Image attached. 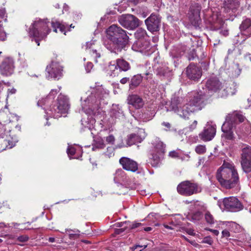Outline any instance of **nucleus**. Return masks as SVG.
Instances as JSON below:
<instances>
[{"mask_svg": "<svg viewBox=\"0 0 251 251\" xmlns=\"http://www.w3.org/2000/svg\"><path fill=\"white\" fill-rule=\"evenodd\" d=\"M197 125V121H194L193 124L191 125L190 128L192 129H194Z\"/></svg>", "mask_w": 251, "mask_h": 251, "instance_id": "774afa93", "label": "nucleus"}, {"mask_svg": "<svg viewBox=\"0 0 251 251\" xmlns=\"http://www.w3.org/2000/svg\"><path fill=\"white\" fill-rule=\"evenodd\" d=\"M169 155L172 158H176L179 157L178 153L175 151H170Z\"/></svg>", "mask_w": 251, "mask_h": 251, "instance_id": "603ef678", "label": "nucleus"}, {"mask_svg": "<svg viewBox=\"0 0 251 251\" xmlns=\"http://www.w3.org/2000/svg\"><path fill=\"white\" fill-rule=\"evenodd\" d=\"M89 93L87 99L82 102L83 108L86 113H94L98 119H100L101 129L107 130L119 121L125 119L123 111L119 105L113 104L109 115H106L100 108L102 100L108 96L109 93L102 85L91 88Z\"/></svg>", "mask_w": 251, "mask_h": 251, "instance_id": "f257e3e1", "label": "nucleus"}, {"mask_svg": "<svg viewBox=\"0 0 251 251\" xmlns=\"http://www.w3.org/2000/svg\"><path fill=\"white\" fill-rule=\"evenodd\" d=\"M70 158L79 159L82 154V150L79 145L69 146L67 151Z\"/></svg>", "mask_w": 251, "mask_h": 251, "instance_id": "b1692460", "label": "nucleus"}, {"mask_svg": "<svg viewBox=\"0 0 251 251\" xmlns=\"http://www.w3.org/2000/svg\"><path fill=\"white\" fill-rule=\"evenodd\" d=\"M241 165L244 171L247 172L251 170V147L247 145L241 146Z\"/></svg>", "mask_w": 251, "mask_h": 251, "instance_id": "f8f14e48", "label": "nucleus"}, {"mask_svg": "<svg viewBox=\"0 0 251 251\" xmlns=\"http://www.w3.org/2000/svg\"><path fill=\"white\" fill-rule=\"evenodd\" d=\"M154 148L157 151V153L160 155H162L164 153L165 150V145L159 139H156L154 143H153Z\"/></svg>", "mask_w": 251, "mask_h": 251, "instance_id": "7c9ffc66", "label": "nucleus"}, {"mask_svg": "<svg viewBox=\"0 0 251 251\" xmlns=\"http://www.w3.org/2000/svg\"><path fill=\"white\" fill-rule=\"evenodd\" d=\"M205 218V220H213V216L208 211H204L203 212H197L192 217V220H201Z\"/></svg>", "mask_w": 251, "mask_h": 251, "instance_id": "c85d7f7f", "label": "nucleus"}, {"mask_svg": "<svg viewBox=\"0 0 251 251\" xmlns=\"http://www.w3.org/2000/svg\"><path fill=\"white\" fill-rule=\"evenodd\" d=\"M161 19L158 15L151 14L149 17L145 20V24L147 29L151 32H156L159 30Z\"/></svg>", "mask_w": 251, "mask_h": 251, "instance_id": "2eb2a0df", "label": "nucleus"}, {"mask_svg": "<svg viewBox=\"0 0 251 251\" xmlns=\"http://www.w3.org/2000/svg\"><path fill=\"white\" fill-rule=\"evenodd\" d=\"M162 125L166 126V127H167L168 128H170L171 127V125L170 124V123H168V122H163L162 123Z\"/></svg>", "mask_w": 251, "mask_h": 251, "instance_id": "338daca9", "label": "nucleus"}, {"mask_svg": "<svg viewBox=\"0 0 251 251\" xmlns=\"http://www.w3.org/2000/svg\"><path fill=\"white\" fill-rule=\"evenodd\" d=\"M226 223V226L229 227V229L234 232H239L242 230L241 226L235 222L230 221Z\"/></svg>", "mask_w": 251, "mask_h": 251, "instance_id": "2f4dec72", "label": "nucleus"}, {"mask_svg": "<svg viewBox=\"0 0 251 251\" xmlns=\"http://www.w3.org/2000/svg\"><path fill=\"white\" fill-rule=\"evenodd\" d=\"M16 92V90L15 88H12L11 89H8V95L9 94H15Z\"/></svg>", "mask_w": 251, "mask_h": 251, "instance_id": "69168bd1", "label": "nucleus"}, {"mask_svg": "<svg viewBox=\"0 0 251 251\" xmlns=\"http://www.w3.org/2000/svg\"><path fill=\"white\" fill-rule=\"evenodd\" d=\"M205 87L209 93L212 94L220 90L222 87V83L216 77H212L208 79L205 84Z\"/></svg>", "mask_w": 251, "mask_h": 251, "instance_id": "6ab92c4d", "label": "nucleus"}, {"mask_svg": "<svg viewBox=\"0 0 251 251\" xmlns=\"http://www.w3.org/2000/svg\"><path fill=\"white\" fill-rule=\"evenodd\" d=\"M186 74L189 78L194 80H198L201 75V71L195 65L190 64L187 68Z\"/></svg>", "mask_w": 251, "mask_h": 251, "instance_id": "aec40b11", "label": "nucleus"}, {"mask_svg": "<svg viewBox=\"0 0 251 251\" xmlns=\"http://www.w3.org/2000/svg\"><path fill=\"white\" fill-rule=\"evenodd\" d=\"M244 117L238 113L229 114L226 119L225 122L223 124L222 130L223 132L222 137L227 140H232L234 138L233 133V125L238 123L243 122Z\"/></svg>", "mask_w": 251, "mask_h": 251, "instance_id": "0eeeda50", "label": "nucleus"}, {"mask_svg": "<svg viewBox=\"0 0 251 251\" xmlns=\"http://www.w3.org/2000/svg\"><path fill=\"white\" fill-rule=\"evenodd\" d=\"M129 80V78L124 77L121 79L120 82L123 84H125Z\"/></svg>", "mask_w": 251, "mask_h": 251, "instance_id": "4d7b16f0", "label": "nucleus"}, {"mask_svg": "<svg viewBox=\"0 0 251 251\" xmlns=\"http://www.w3.org/2000/svg\"><path fill=\"white\" fill-rule=\"evenodd\" d=\"M17 141H15L14 143H13L12 142L8 141V145L6 147L8 149H11L13 147L15 146V144Z\"/></svg>", "mask_w": 251, "mask_h": 251, "instance_id": "bf43d9fd", "label": "nucleus"}, {"mask_svg": "<svg viewBox=\"0 0 251 251\" xmlns=\"http://www.w3.org/2000/svg\"><path fill=\"white\" fill-rule=\"evenodd\" d=\"M94 41H91L86 43V49L91 54L93 57L95 59L96 62H98V58L100 57V54L96 50L92 49V46L94 45Z\"/></svg>", "mask_w": 251, "mask_h": 251, "instance_id": "bb28decb", "label": "nucleus"}, {"mask_svg": "<svg viewBox=\"0 0 251 251\" xmlns=\"http://www.w3.org/2000/svg\"><path fill=\"white\" fill-rule=\"evenodd\" d=\"M147 217L148 219L152 220H153V219H157L160 218V216L159 214L153 212L150 213Z\"/></svg>", "mask_w": 251, "mask_h": 251, "instance_id": "de8ad7c7", "label": "nucleus"}, {"mask_svg": "<svg viewBox=\"0 0 251 251\" xmlns=\"http://www.w3.org/2000/svg\"><path fill=\"white\" fill-rule=\"evenodd\" d=\"M6 39V34L2 26L0 25V41H3Z\"/></svg>", "mask_w": 251, "mask_h": 251, "instance_id": "37998d69", "label": "nucleus"}, {"mask_svg": "<svg viewBox=\"0 0 251 251\" xmlns=\"http://www.w3.org/2000/svg\"><path fill=\"white\" fill-rule=\"evenodd\" d=\"M201 6L199 4H195L190 7L189 12V17L191 22L198 21L200 17Z\"/></svg>", "mask_w": 251, "mask_h": 251, "instance_id": "5701e85b", "label": "nucleus"}, {"mask_svg": "<svg viewBox=\"0 0 251 251\" xmlns=\"http://www.w3.org/2000/svg\"><path fill=\"white\" fill-rule=\"evenodd\" d=\"M222 237L228 238L230 236V233L228 230L225 229L222 232Z\"/></svg>", "mask_w": 251, "mask_h": 251, "instance_id": "864d4df0", "label": "nucleus"}, {"mask_svg": "<svg viewBox=\"0 0 251 251\" xmlns=\"http://www.w3.org/2000/svg\"><path fill=\"white\" fill-rule=\"evenodd\" d=\"M216 132V125L207 123L203 130L199 134V137L204 141H209L214 137Z\"/></svg>", "mask_w": 251, "mask_h": 251, "instance_id": "dca6fc26", "label": "nucleus"}, {"mask_svg": "<svg viewBox=\"0 0 251 251\" xmlns=\"http://www.w3.org/2000/svg\"><path fill=\"white\" fill-rule=\"evenodd\" d=\"M133 50L148 55L152 52L150 42L147 39L137 40L132 46Z\"/></svg>", "mask_w": 251, "mask_h": 251, "instance_id": "4468645a", "label": "nucleus"}, {"mask_svg": "<svg viewBox=\"0 0 251 251\" xmlns=\"http://www.w3.org/2000/svg\"><path fill=\"white\" fill-rule=\"evenodd\" d=\"M128 103L136 109H140L144 105L142 99L137 95H131L128 97Z\"/></svg>", "mask_w": 251, "mask_h": 251, "instance_id": "393cba45", "label": "nucleus"}, {"mask_svg": "<svg viewBox=\"0 0 251 251\" xmlns=\"http://www.w3.org/2000/svg\"><path fill=\"white\" fill-rule=\"evenodd\" d=\"M142 246L136 245L131 248L132 251H141L142 250H139L138 248H142Z\"/></svg>", "mask_w": 251, "mask_h": 251, "instance_id": "5fc2aeb1", "label": "nucleus"}, {"mask_svg": "<svg viewBox=\"0 0 251 251\" xmlns=\"http://www.w3.org/2000/svg\"><path fill=\"white\" fill-rule=\"evenodd\" d=\"M205 229L212 232L216 236L218 235V234L219 233V231L217 230H216V229H212L208 228H205Z\"/></svg>", "mask_w": 251, "mask_h": 251, "instance_id": "6e6d98bb", "label": "nucleus"}, {"mask_svg": "<svg viewBox=\"0 0 251 251\" xmlns=\"http://www.w3.org/2000/svg\"><path fill=\"white\" fill-rule=\"evenodd\" d=\"M218 205L222 210H226L231 212H237L243 208V206L235 197L226 198L218 201Z\"/></svg>", "mask_w": 251, "mask_h": 251, "instance_id": "6e6552de", "label": "nucleus"}, {"mask_svg": "<svg viewBox=\"0 0 251 251\" xmlns=\"http://www.w3.org/2000/svg\"><path fill=\"white\" fill-rule=\"evenodd\" d=\"M82 98H81L82 110L87 115V117L86 119L85 118H83L81 120V124L84 128H87L89 129L91 131V133L92 134H94L95 133H94V131L96 130L95 127V124L96 120H98V122H99V124L100 125V119L99 118V119H98L96 115L94 113H87L85 111L84 109L83 108L82 102L84 101L85 99H87V98H84L83 100H82Z\"/></svg>", "mask_w": 251, "mask_h": 251, "instance_id": "9b49d317", "label": "nucleus"}, {"mask_svg": "<svg viewBox=\"0 0 251 251\" xmlns=\"http://www.w3.org/2000/svg\"><path fill=\"white\" fill-rule=\"evenodd\" d=\"M14 68L13 59L12 58L6 57L2 61L0 66V72L3 75H9L13 74Z\"/></svg>", "mask_w": 251, "mask_h": 251, "instance_id": "f3484780", "label": "nucleus"}, {"mask_svg": "<svg viewBox=\"0 0 251 251\" xmlns=\"http://www.w3.org/2000/svg\"><path fill=\"white\" fill-rule=\"evenodd\" d=\"M93 65L91 62H88L85 66V70L87 73H89L93 68Z\"/></svg>", "mask_w": 251, "mask_h": 251, "instance_id": "3c124183", "label": "nucleus"}, {"mask_svg": "<svg viewBox=\"0 0 251 251\" xmlns=\"http://www.w3.org/2000/svg\"><path fill=\"white\" fill-rule=\"evenodd\" d=\"M119 23L126 28L133 29L139 26V20L131 14L122 15L118 18Z\"/></svg>", "mask_w": 251, "mask_h": 251, "instance_id": "ddd939ff", "label": "nucleus"}, {"mask_svg": "<svg viewBox=\"0 0 251 251\" xmlns=\"http://www.w3.org/2000/svg\"><path fill=\"white\" fill-rule=\"evenodd\" d=\"M212 24L213 25L214 29L217 30L223 27L224 23L222 21L217 18V21L216 22H213Z\"/></svg>", "mask_w": 251, "mask_h": 251, "instance_id": "a19ab883", "label": "nucleus"}, {"mask_svg": "<svg viewBox=\"0 0 251 251\" xmlns=\"http://www.w3.org/2000/svg\"><path fill=\"white\" fill-rule=\"evenodd\" d=\"M116 62L120 72L121 71H127L130 68L129 63L123 59H118L116 60Z\"/></svg>", "mask_w": 251, "mask_h": 251, "instance_id": "c756f323", "label": "nucleus"}, {"mask_svg": "<svg viewBox=\"0 0 251 251\" xmlns=\"http://www.w3.org/2000/svg\"><path fill=\"white\" fill-rule=\"evenodd\" d=\"M50 23L47 19L42 20L37 18L31 25L28 31L29 35L34 38V40L38 46L40 45V40L44 39L50 32ZM50 25L54 32H57L58 29L64 34H66V29L69 28L68 25H65L58 22L52 21Z\"/></svg>", "mask_w": 251, "mask_h": 251, "instance_id": "20e7f679", "label": "nucleus"}, {"mask_svg": "<svg viewBox=\"0 0 251 251\" xmlns=\"http://www.w3.org/2000/svg\"><path fill=\"white\" fill-rule=\"evenodd\" d=\"M251 26V20L250 19L244 20L240 26L241 30H245Z\"/></svg>", "mask_w": 251, "mask_h": 251, "instance_id": "e433bc0d", "label": "nucleus"}, {"mask_svg": "<svg viewBox=\"0 0 251 251\" xmlns=\"http://www.w3.org/2000/svg\"><path fill=\"white\" fill-rule=\"evenodd\" d=\"M159 154H152L149 158V163L152 167H157L160 162V157Z\"/></svg>", "mask_w": 251, "mask_h": 251, "instance_id": "473e14b6", "label": "nucleus"}, {"mask_svg": "<svg viewBox=\"0 0 251 251\" xmlns=\"http://www.w3.org/2000/svg\"><path fill=\"white\" fill-rule=\"evenodd\" d=\"M186 232L188 234L191 235H194L195 234V233L194 232V230L191 228L187 229L186 230Z\"/></svg>", "mask_w": 251, "mask_h": 251, "instance_id": "0e129e2a", "label": "nucleus"}, {"mask_svg": "<svg viewBox=\"0 0 251 251\" xmlns=\"http://www.w3.org/2000/svg\"><path fill=\"white\" fill-rule=\"evenodd\" d=\"M105 140L107 143L113 145L115 142V139L113 135L110 134L109 136L106 137Z\"/></svg>", "mask_w": 251, "mask_h": 251, "instance_id": "c03bdc74", "label": "nucleus"}, {"mask_svg": "<svg viewBox=\"0 0 251 251\" xmlns=\"http://www.w3.org/2000/svg\"><path fill=\"white\" fill-rule=\"evenodd\" d=\"M146 134L145 130L140 128L138 130L137 134H131L127 136L126 139V144L130 146L133 144L141 143L146 137Z\"/></svg>", "mask_w": 251, "mask_h": 251, "instance_id": "a211bd4d", "label": "nucleus"}, {"mask_svg": "<svg viewBox=\"0 0 251 251\" xmlns=\"http://www.w3.org/2000/svg\"><path fill=\"white\" fill-rule=\"evenodd\" d=\"M107 151L106 152H105V155L107 156L108 157H110L112 156H113L114 153V148L112 147H108L107 148Z\"/></svg>", "mask_w": 251, "mask_h": 251, "instance_id": "49530a36", "label": "nucleus"}, {"mask_svg": "<svg viewBox=\"0 0 251 251\" xmlns=\"http://www.w3.org/2000/svg\"><path fill=\"white\" fill-rule=\"evenodd\" d=\"M205 105L204 93L201 91H193L184 98H172L170 110L174 111L180 117L187 119L191 113L201 110Z\"/></svg>", "mask_w": 251, "mask_h": 251, "instance_id": "f03ea898", "label": "nucleus"}, {"mask_svg": "<svg viewBox=\"0 0 251 251\" xmlns=\"http://www.w3.org/2000/svg\"><path fill=\"white\" fill-rule=\"evenodd\" d=\"M204 242L211 245L212 244L211 240L208 237H205L204 239Z\"/></svg>", "mask_w": 251, "mask_h": 251, "instance_id": "680f3d73", "label": "nucleus"}, {"mask_svg": "<svg viewBox=\"0 0 251 251\" xmlns=\"http://www.w3.org/2000/svg\"><path fill=\"white\" fill-rule=\"evenodd\" d=\"M220 33L221 34L225 36H226L228 35V30L227 29H223V30H221L220 31Z\"/></svg>", "mask_w": 251, "mask_h": 251, "instance_id": "13d9d810", "label": "nucleus"}, {"mask_svg": "<svg viewBox=\"0 0 251 251\" xmlns=\"http://www.w3.org/2000/svg\"><path fill=\"white\" fill-rule=\"evenodd\" d=\"M146 75L147 76V79H151L152 78V74H151V71H148L146 73Z\"/></svg>", "mask_w": 251, "mask_h": 251, "instance_id": "052dcab7", "label": "nucleus"}, {"mask_svg": "<svg viewBox=\"0 0 251 251\" xmlns=\"http://www.w3.org/2000/svg\"><path fill=\"white\" fill-rule=\"evenodd\" d=\"M149 13V12H143V13H139V14L140 15V16L141 17H142V18H146V17H147V16L148 15Z\"/></svg>", "mask_w": 251, "mask_h": 251, "instance_id": "e2e57ef3", "label": "nucleus"}, {"mask_svg": "<svg viewBox=\"0 0 251 251\" xmlns=\"http://www.w3.org/2000/svg\"><path fill=\"white\" fill-rule=\"evenodd\" d=\"M126 180V176L125 172L122 169L116 170L114 177V180L115 183H120Z\"/></svg>", "mask_w": 251, "mask_h": 251, "instance_id": "cd10ccee", "label": "nucleus"}, {"mask_svg": "<svg viewBox=\"0 0 251 251\" xmlns=\"http://www.w3.org/2000/svg\"><path fill=\"white\" fill-rule=\"evenodd\" d=\"M235 86L232 84V86L228 87L226 89L224 90V91L226 92V96L228 95H233L235 94L236 90L234 88Z\"/></svg>", "mask_w": 251, "mask_h": 251, "instance_id": "58836bf2", "label": "nucleus"}, {"mask_svg": "<svg viewBox=\"0 0 251 251\" xmlns=\"http://www.w3.org/2000/svg\"><path fill=\"white\" fill-rule=\"evenodd\" d=\"M106 73L110 76L115 77L119 73V69L116 61L109 62L108 65L105 68Z\"/></svg>", "mask_w": 251, "mask_h": 251, "instance_id": "a878e982", "label": "nucleus"}, {"mask_svg": "<svg viewBox=\"0 0 251 251\" xmlns=\"http://www.w3.org/2000/svg\"><path fill=\"white\" fill-rule=\"evenodd\" d=\"M177 190L181 195L189 196L201 192V189L197 183L185 181L178 185Z\"/></svg>", "mask_w": 251, "mask_h": 251, "instance_id": "1a4fd4ad", "label": "nucleus"}, {"mask_svg": "<svg viewBox=\"0 0 251 251\" xmlns=\"http://www.w3.org/2000/svg\"><path fill=\"white\" fill-rule=\"evenodd\" d=\"M206 149L204 145H199L196 147L195 151L199 154H202L206 152Z\"/></svg>", "mask_w": 251, "mask_h": 251, "instance_id": "ea45409f", "label": "nucleus"}, {"mask_svg": "<svg viewBox=\"0 0 251 251\" xmlns=\"http://www.w3.org/2000/svg\"><path fill=\"white\" fill-rule=\"evenodd\" d=\"M29 239V237L27 235H21L18 237V241L21 242H25Z\"/></svg>", "mask_w": 251, "mask_h": 251, "instance_id": "8fccbe9b", "label": "nucleus"}, {"mask_svg": "<svg viewBox=\"0 0 251 251\" xmlns=\"http://www.w3.org/2000/svg\"><path fill=\"white\" fill-rule=\"evenodd\" d=\"M177 221H175V222H174L173 221H172V222L170 223V226L167 225H164V226L165 228L169 229H174V226H175L176 225H177L178 224L176 223V222Z\"/></svg>", "mask_w": 251, "mask_h": 251, "instance_id": "09e8293b", "label": "nucleus"}, {"mask_svg": "<svg viewBox=\"0 0 251 251\" xmlns=\"http://www.w3.org/2000/svg\"><path fill=\"white\" fill-rule=\"evenodd\" d=\"M60 89L61 87H58L57 89H52L47 97L39 100L37 102L38 106H44V109L47 114L55 118L66 114L70 107L69 99L62 94L58 96L55 101H53L55 96Z\"/></svg>", "mask_w": 251, "mask_h": 251, "instance_id": "7ed1b4c3", "label": "nucleus"}, {"mask_svg": "<svg viewBox=\"0 0 251 251\" xmlns=\"http://www.w3.org/2000/svg\"><path fill=\"white\" fill-rule=\"evenodd\" d=\"M47 77L58 80L63 76V67L56 61H52L46 67Z\"/></svg>", "mask_w": 251, "mask_h": 251, "instance_id": "9d476101", "label": "nucleus"}, {"mask_svg": "<svg viewBox=\"0 0 251 251\" xmlns=\"http://www.w3.org/2000/svg\"><path fill=\"white\" fill-rule=\"evenodd\" d=\"M67 231L69 232V237L71 240H75L79 238V234L77 233H71V232L73 231L72 229L67 230Z\"/></svg>", "mask_w": 251, "mask_h": 251, "instance_id": "79ce46f5", "label": "nucleus"}, {"mask_svg": "<svg viewBox=\"0 0 251 251\" xmlns=\"http://www.w3.org/2000/svg\"><path fill=\"white\" fill-rule=\"evenodd\" d=\"M6 18H5V10L4 9L0 10V23L2 21H6Z\"/></svg>", "mask_w": 251, "mask_h": 251, "instance_id": "a18cd8bd", "label": "nucleus"}, {"mask_svg": "<svg viewBox=\"0 0 251 251\" xmlns=\"http://www.w3.org/2000/svg\"><path fill=\"white\" fill-rule=\"evenodd\" d=\"M216 178L221 186L226 189L233 188L239 182L237 169L230 160H224L217 171Z\"/></svg>", "mask_w": 251, "mask_h": 251, "instance_id": "39448f33", "label": "nucleus"}, {"mask_svg": "<svg viewBox=\"0 0 251 251\" xmlns=\"http://www.w3.org/2000/svg\"><path fill=\"white\" fill-rule=\"evenodd\" d=\"M135 38L139 40H145L147 38L146 30L143 28H138L135 33Z\"/></svg>", "mask_w": 251, "mask_h": 251, "instance_id": "c9c22d12", "label": "nucleus"}, {"mask_svg": "<svg viewBox=\"0 0 251 251\" xmlns=\"http://www.w3.org/2000/svg\"><path fill=\"white\" fill-rule=\"evenodd\" d=\"M225 6L230 9H233L238 5L237 2L235 0H226L225 1Z\"/></svg>", "mask_w": 251, "mask_h": 251, "instance_id": "4c0bfd02", "label": "nucleus"}, {"mask_svg": "<svg viewBox=\"0 0 251 251\" xmlns=\"http://www.w3.org/2000/svg\"><path fill=\"white\" fill-rule=\"evenodd\" d=\"M119 162L123 168L126 170L134 172L138 170L137 163L128 158L122 157Z\"/></svg>", "mask_w": 251, "mask_h": 251, "instance_id": "412c9836", "label": "nucleus"}, {"mask_svg": "<svg viewBox=\"0 0 251 251\" xmlns=\"http://www.w3.org/2000/svg\"><path fill=\"white\" fill-rule=\"evenodd\" d=\"M153 70L155 71L157 75L165 77L171 75V71L168 66L163 64L155 63L153 66Z\"/></svg>", "mask_w": 251, "mask_h": 251, "instance_id": "4be33fe9", "label": "nucleus"}, {"mask_svg": "<svg viewBox=\"0 0 251 251\" xmlns=\"http://www.w3.org/2000/svg\"><path fill=\"white\" fill-rule=\"evenodd\" d=\"M107 38L111 43L105 44V47L112 52L117 53L125 49L128 42L126 31L116 25H110L106 29Z\"/></svg>", "mask_w": 251, "mask_h": 251, "instance_id": "423d86ee", "label": "nucleus"}, {"mask_svg": "<svg viewBox=\"0 0 251 251\" xmlns=\"http://www.w3.org/2000/svg\"><path fill=\"white\" fill-rule=\"evenodd\" d=\"M105 147V144L104 141L101 137H98L96 138L94 141V143L92 150L96 151L97 150L102 149Z\"/></svg>", "mask_w": 251, "mask_h": 251, "instance_id": "72a5a7b5", "label": "nucleus"}, {"mask_svg": "<svg viewBox=\"0 0 251 251\" xmlns=\"http://www.w3.org/2000/svg\"><path fill=\"white\" fill-rule=\"evenodd\" d=\"M143 77L141 75H134L131 79L130 86V87H136L138 86L142 82Z\"/></svg>", "mask_w": 251, "mask_h": 251, "instance_id": "f704fd0d", "label": "nucleus"}]
</instances>
